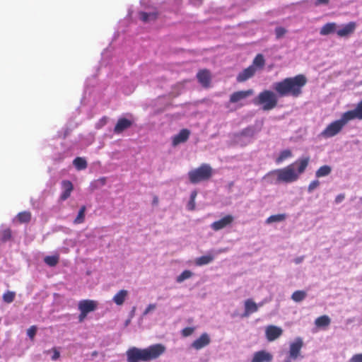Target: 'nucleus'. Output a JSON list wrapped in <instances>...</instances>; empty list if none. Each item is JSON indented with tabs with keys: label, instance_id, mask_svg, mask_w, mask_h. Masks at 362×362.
<instances>
[{
	"label": "nucleus",
	"instance_id": "obj_53",
	"mask_svg": "<svg viewBox=\"0 0 362 362\" xmlns=\"http://www.w3.org/2000/svg\"><path fill=\"white\" fill-rule=\"evenodd\" d=\"M158 199L157 197H155L153 200V204L156 205V204H158Z\"/></svg>",
	"mask_w": 362,
	"mask_h": 362
},
{
	"label": "nucleus",
	"instance_id": "obj_25",
	"mask_svg": "<svg viewBox=\"0 0 362 362\" xmlns=\"http://www.w3.org/2000/svg\"><path fill=\"white\" fill-rule=\"evenodd\" d=\"M214 255L208 254L206 255H204L197 258L195 259V264L197 266H203L209 264L214 260Z\"/></svg>",
	"mask_w": 362,
	"mask_h": 362
},
{
	"label": "nucleus",
	"instance_id": "obj_37",
	"mask_svg": "<svg viewBox=\"0 0 362 362\" xmlns=\"http://www.w3.org/2000/svg\"><path fill=\"white\" fill-rule=\"evenodd\" d=\"M192 276V272L189 270H185L183 271L177 277V282L181 283L183 281L189 279Z\"/></svg>",
	"mask_w": 362,
	"mask_h": 362
},
{
	"label": "nucleus",
	"instance_id": "obj_24",
	"mask_svg": "<svg viewBox=\"0 0 362 362\" xmlns=\"http://www.w3.org/2000/svg\"><path fill=\"white\" fill-rule=\"evenodd\" d=\"M158 13L156 11L153 12H140L139 13V18L140 19L144 22V23H148L153 21H155L158 18Z\"/></svg>",
	"mask_w": 362,
	"mask_h": 362
},
{
	"label": "nucleus",
	"instance_id": "obj_35",
	"mask_svg": "<svg viewBox=\"0 0 362 362\" xmlns=\"http://www.w3.org/2000/svg\"><path fill=\"white\" fill-rule=\"evenodd\" d=\"M265 60L264 56L262 54H258L255 57L252 64L255 67L257 66L259 68H262L264 66Z\"/></svg>",
	"mask_w": 362,
	"mask_h": 362
},
{
	"label": "nucleus",
	"instance_id": "obj_3",
	"mask_svg": "<svg viewBox=\"0 0 362 362\" xmlns=\"http://www.w3.org/2000/svg\"><path fill=\"white\" fill-rule=\"evenodd\" d=\"M309 162V157L300 158L293 163L272 173H274L277 175V180L279 182L291 183L296 181L299 178L300 175L305 172Z\"/></svg>",
	"mask_w": 362,
	"mask_h": 362
},
{
	"label": "nucleus",
	"instance_id": "obj_33",
	"mask_svg": "<svg viewBox=\"0 0 362 362\" xmlns=\"http://www.w3.org/2000/svg\"><path fill=\"white\" fill-rule=\"evenodd\" d=\"M286 216L284 214L272 215L267 218L266 223L269 224V223H272L274 222L283 221L286 219Z\"/></svg>",
	"mask_w": 362,
	"mask_h": 362
},
{
	"label": "nucleus",
	"instance_id": "obj_46",
	"mask_svg": "<svg viewBox=\"0 0 362 362\" xmlns=\"http://www.w3.org/2000/svg\"><path fill=\"white\" fill-rule=\"evenodd\" d=\"M156 304H149L147 308L145 309V310L144 311V315H146L148 313H149L151 311L153 310L154 309H156Z\"/></svg>",
	"mask_w": 362,
	"mask_h": 362
},
{
	"label": "nucleus",
	"instance_id": "obj_17",
	"mask_svg": "<svg viewBox=\"0 0 362 362\" xmlns=\"http://www.w3.org/2000/svg\"><path fill=\"white\" fill-rule=\"evenodd\" d=\"M197 77L198 81L202 84V86L204 88H208L211 83V74L209 71L206 69H203L199 71Z\"/></svg>",
	"mask_w": 362,
	"mask_h": 362
},
{
	"label": "nucleus",
	"instance_id": "obj_4",
	"mask_svg": "<svg viewBox=\"0 0 362 362\" xmlns=\"http://www.w3.org/2000/svg\"><path fill=\"white\" fill-rule=\"evenodd\" d=\"M187 175L192 184H197L209 180L214 175V170L209 164L202 163L198 168L189 170Z\"/></svg>",
	"mask_w": 362,
	"mask_h": 362
},
{
	"label": "nucleus",
	"instance_id": "obj_19",
	"mask_svg": "<svg viewBox=\"0 0 362 362\" xmlns=\"http://www.w3.org/2000/svg\"><path fill=\"white\" fill-rule=\"evenodd\" d=\"M62 187L63 189V192L60 196V199L62 201H65L70 197L71 193L74 189V186L71 181L63 180L62 182Z\"/></svg>",
	"mask_w": 362,
	"mask_h": 362
},
{
	"label": "nucleus",
	"instance_id": "obj_27",
	"mask_svg": "<svg viewBox=\"0 0 362 362\" xmlns=\"http://www.w3.org/2000/svg\"><path fill=\"white\" fill-rule=\"evenodd\" d=\"M73 164L78 170H84L88 165L86 159L81 157H76L73 160Z\"/></svg>",
	"mask_w": 362,
	"mask_h": 362
},
{
	"label": "nucleus",
	"instance_id": "obj_56",
	"mask_svg": "<svg viewBox=\"0 0 362 362\" xmlns=\"http://www.w3.org/2000/svg\"><path fill=\"white\" fill-rule=\"evenodd\" d=\"M302 261V258H297L295 262L296 264H299L300 262H301Z\"/></svg>",
	"mask_w": 362,
	"mask_h": 362
},
{
	"label": "nucleus",
	"instance_id": "obj_57",
	"mask_svg": "<svg viewBox=\"0 0 362 362\" xmlns=\"http://www.w3.org/2000/svg\"><path fill=\"white\" fill-rule=\"evenodd\" d=\"M97 355H98V352H97L96 351H93V352L92 353V356H97Z\"/></svg>",
	"mask_w": 362,
	"mask_h": 362
},
{
	"label": "nucleus",
	"instance_id": "obj_14",
	"mask_svg": "<svg viewBox=\"0 0 362 362\" xmlns=\"http://www.w3.org/2000/svg\"><path fill=\"white\" fill-rule=\"evenodd\" d=\"M132 124L133 122L127 118H119L115 126L114 132L117 134H119L122 133L124 130L131 127Z\"/></svg>",
	"mask_w": 362,
	"mask_h": 362
},
{
	"label": "nucleus",
	"instance_id": "obj_49",
	"mask_svg": "<svg viewBox=\"0 0 362 362\" xmlns=\"http://www.w3.org/2000/svg\"><path fill=\"white\" fill-rule=\"evenodd\" d=\"M345 198L344 194H338L335 198V202L337 204L341 203Z\"/></svg>",
	"mask_w": 362,
	"mask_h": 362
},
{
	"label": "nucleus",
	"instance_id": "obj_5",
	"mask_svg": "<svg viewBox=\"0 0 362 362\" xmlns=\"http://www.w3.org/2000/svg\"><path fill=\"white\" fill-rule=\"evenodd\" d=\"M255 105H261L262 110L268 111L276 107L278 103L277 95L272 90H264L259 93L254 100Z\"/></svg>",
	"mask_w": 362,
	"mask_h": 362
},
{
	"label": "nucleus",
	"instance_id": "obj_42",
	"mask_svg": "<svg viewBox=\"0 0 362 362\" xmlns=\"http://www.w3.org/2000/svg\"><path fill=\"white\" fill-rule=\"evenodd\" d=\"M37 332V327L33 325L28 328L27 330V334L30 338V339H33Z\"/></svg>",
	"mask_w": 362,
	"mask_h": 362
},
{
	"label": "nucleus",
	"instance_id": "obj_7",
	"mask_svg": "<svg viewBox=\"0 0 362 362\" xmlns=\"http://www.w3.org/2000/svg\"><path fill=\"white\" fill-rule=\"evenodd\" d=\"M304 343L300 337H296L289 345L288 357L293 358V361L297 360L298 358H303L301 356V349Z\"/></svg>",
	"mask_w": 362,
	"mask_h": 362
},
{
	"label": "nucleus",
	"instance_id": "obj_28",
	"mask_svg": "<svg viewBox=\"0 0 362 362\" xmlns=\"http://www.w3.org/2000/svg\"><path fill=\"white\" fill-rule=\"evenodd\" d=\"M59 261V255H55L52 256H46L44 258L45 263L49 267H55Z\"/></svg>",
	"mask_w": 362,
	"mask_h": 362
},
{
	"label": "nucleus",
	"instance_id": "obj_47",
	"mask_svg": "<svg viewBox=\"0 0 362 362\" xmlns=\"http://www.w3.org/2000/svg\"><path fill=\"white\" fill-rule=\"evenodd\" d=\"M52 351H53V355L52 356V361L57 360L60 356L59 351L56 348H52Z\"/></svg>",
	"mask_w": 362,
	"mask_h": 362
},
{
	"label": "nucleus",
	"instance_id": "obj_11",
	"mask_svg": "<svg viewBox=\"0 0 362 362\" xmlns=\"http://www.w3.org/2000/svg\"><path fill=\"white\" fill-rule=\"evenodd\" d=\"M252 94L253 90L252 89L236 91L230 95L229 101L230 103H236L247 98Z\"/></svg>",
	"mask_w": 362,
	"mask_h": 362
},
{
	"label": "nucleus",
	"instance_id": "obj_15",
	"mask_svg": "<svg viewBox=\"0 0 362 362\" xmlns=\"http://www.w3.org/2000/svg\"><path fill=\"white\" fill-rule=\"evenodd\" d=\"M273 356L266 351H259L254 354L251 362H272Z\"/></svg>",
	"mask_w": 362,
	"mask_h": 362
},
{
	"label": "nucleus",
	"instance_id": "obj_41",
	"mask_svg": "<svg viewBox=\"0 0 362 362\" xmlns=\"http://www.w3.org/2000/svg\"><path fill=\"white\" fill-rule=\"evenodd\" d=\"M320 184V182L318 180L312 181L308 187V192L310 193L312 192L314 189L319 187Z\"/></svg>",
	"mask_w": 362,
	"mask_h": 362
},
{
	"label": "nucleus",
	"instance_id": "obj_16",
	"mask_svg": "<svg viewBox=\"0 0 362 362\" xmlns=\"http://www.w3.org/2000/svg\"><path fill=\"white\" fill-rule=\"evenodd\" d=\"M78 307L79 310L89 313L97 308V303L93 300H82L79 301Z\"/></svg>",
	"mask_w": 362,
	"mask_h": 362
},
{
	"label": "nucleus",
	"instance_id": "obj_39",
	"mask_svg": "<svg viewBox=\"0 0 362 362\" xmlns=\"http://www.w3.org/2000/svg\"><path fill=\"white\" fill-rule=\"evenodd\" d=\"M15 293L12 291H7L3 295V300L7 303H11L14 300Z\"/></svg>",
	"mask_w": 362,
	"mask_h": 362
},
{
	"label": "nucleus",
	"instance_id": "obj_30",
	"mask_svg": "<svg viewBox=\"0 0 362 362\" xmlns=\"http://www.w3.org/2000/svg\"><path fill=\"white\" fill-rule=\"evenodd\" d=\"M332 168L330 166L325 165L321 166L315 173L317 177H325L330 174Z\"/></svg>",
	"mask_w": 362,
	"mask_h": 362
},
{
	"label": "nucleus",
	"instance_id": "obj_31",
	"mask_svg": "<svg viewBox=\"0 0 362 362\" xmlns=\"http://www.w3.org/2000/svg\"><path fill=\"white\" fill-rule=\"evenodd\" d=\"M292 156V152L289 149H286L280 152L279 156L276 158V163L279 164L286 159Z\"/></svg>",
	"mask_w": 362,
	"mask_h": 362
},
{
	"label": "nucleus",
	"instance_id": "obj_22",
	"mask_svg": "<svg viewBox=\"0 0 362 362\" xmlns=\"http://www.w3.org/2000/svg\"><path fill=\"white\" fill-rule=\"evenodd\" d=\"M128 296L127 290H120L112 298L113 302L117 305H122Z\"/></svg>",
	"mask_w": 362,
	"mask_h": 362
},
{
	"label": "nucleus",
	"instance_id": "obj_29",
	"mask_svg": "<svg viewBox=\"0 0 362 362\" xmlns=\"http://www.w3.org/2000/svg\"><path fill=\"white\" fill-rule=\"evenodd\" d=\"M330 324V318L327 315H322L315 320V325L319 327H327Z\"/></svg>",
	"mask_w": 362,
	"mask_h": 362
},
{
	"label": "nucleus",
	"instance_id": "obj_50",
	"mask_svg": "<svg viewBox=\"0 0 362 362\" xmlns=\"http://www.w3.org/2000/svg\"><path fill=\"white\" fill-rule=\"evenodd\" d=\"M80 315L78 316V320L80 322H83V320L86 318V317L87 316L88 313L83 311V310H80Z\"/></svg>",
	"mask_w": 362,
	"mask_h": 362
},
{
	"label": "nucleus",
	"instance_id": "obj_20",
	"mask_svg": "<svg viewBox=\"0 0 362 362\" xmlns=\"http://www.w3.org/2000/svg\"><path fill=\"white\" fill-rule=\"evenodd\" d=\"M356 27V24L355 22H349L346 25H345L342 28L337 30V34L339 37H346L351 34H352Z\"/></svg>",
	"mask_w": 362,
	"mask_h": 362
},
{
	"label": "nucleus",
	"instance_id": "obj_8",
	"mask_svg": "<svg viewBox=\"0 0 362 362\" xmlns=\"http://www.w3.org/2000/svg\"><path fill=\"white\" fill-rule=\"evenodd\" d=\"M234 217L232 215H226L218 221H214L211 224V228L214 231L220 230L233 222Z\"/></svg>",
	"mask_w": 362,
	"mask_h": 362
},
{
	"label": "nucleus",
	"instance_id": "obj_34",
	"mask_svg": "<svg viewBox=\"0 0 362 362\" xmlns=\"http://www.w3.org/2000/svg\"><path fill=\"white\" fill-rule=\"evenodd\" d=\"M86 209V208L85 206H82L81 207L76 218L74 221V223L75 224H80L84 222Z\"/></svg>",
	"mask_w": 362,
	"mask_h": 362
},
{
	"label": "nucleus",
	"instance_id": "obj_2",
	"mask_svg": "<svg viewBox=\"0 0 362 362\" xmlns=\"http://www.w3.org/2000/svg\"><path fill=\"white\" fill-rule=\"evenodd\" d=\"M165 351L162 344H156L145 349L129 348L127 352V362L150 361L158 358Z\"/></svg>",
	"mask_w": 362,
	"mask_h": 362
},
{
	"label": "nucleus",
	"instance_id": "obj_55",
	"mask_svg": "<svg viewBox=\"0 0 362 362\" xmlns=\"http://www.w3.org/2000/svg\"><path fill=\"white\" fill-rule=\"evenodd\" d=\"M292 360L293 358H290V357H287L284 362H292Z\"/></svg>",
	"mask_w": 362,
	"mask_h": 362
},
{
	"label": "nucleus",
	"instance_id": "obj_52",
	"mask_svg": "<svg viewBox=\"0 0 362 362\" xmlns=\"http://www.w3.org/2000/svg\"><path fill=\"white\" fill-rule=\"evenodd\" d=\"M197 191H195V190L192 191L191 194H190V199H189L195 200V199L197 197Z\"/></svg>",
	"mask_w": 362,
	"mask_h": 362
},
{
	"label": "nucleus",
	"instance_id": "obj_44",
	"mask_svg": "<svg viewBox=\"0 0 362 362\" xmlns=\"http://www.w3.org/2000/svg\"><path fill=\"white\" fill-rule=\"evenodd\" d=\"M107 117L105 116V117H102L98 121V122L96 124L95 127L97 129H100L102 127H103L104 125H105L107 124Z\"/></svg>",
	"mask_w": 362,
	"mask_h": 362
},
{
	"label": "nucleus",
	"instance_id": "obj_23",
	"mask_svg": "<svg viewBox=\"0 0 362 362\" xmlns=\"http://www.w3.org/2000/svg\"><path fill=\"white\" fill-rule=\"evenodd\" d=\"M337 24L335 23H327L325 24L320 29V34L321 35H327L336 31Z\"/></svg>",
	"mask_w": 362,
	"mask_h": 362
},
{
	"label": "nucleus",
	"instance_id": "obj_13",
	"mask_svg": "<svg viewBox=\"0 0 362 362\" xmlns=\"http://www.w3.org/2000/svg\"><path fill=\"white\" fill-rule=\"evenodd\" d=\"M255 72L256 68L253 65H250L238 74L236 80L239 83L244 82L252 78L255 74Z\"/></svg>",
	"mask_w": 362,
	"mask_h": 362
},
{
	"label": "nucleus",
	"instance_id": "obj_9",
	"mask_svg": "<svg viewBox=\"0 0 362 362\" xmlns=\"http://www.w3.org/2000/svg\"><path fill=\"white\" fill-rule=\"evenodd\" d=\"M283 329L275 325H269L266 328L265 334L269 341H273L281 336Z\"/></svg>",
	"mask_w": 362,
	"mask_h": 362
},
{
	"label": "nucleus",
	"instance_id": "obj_51",
	"mask_svg": "<svg viewBox=\"0 0 362 362\" xmlns=\"http://www.w3.org/2000/svg\"><path fill=\"white\" fill-rule=\"evenodd\" d=\"M329 3V0H315V5L319 6L321 4H327Z\"/></svg>",
	"mask_w": 362,
	"mask_h": 362
},
{
	"label": "nucleus",
	"instance_id": "obj_12",
	"mask_svg": "<svg viewBox=\"0 0 362 362\" xmlns=\"http://www.w3.org/2000/svg\"><path fill=\"white\" fill-rule=\"evenodd\" d=\"M190 131L187 129H182L180 132L172 138V145L176 146L181 143L187 141L189 137Z\"/></svg>",
	"mask_w": 362,
	"mask_h": 362
},
{
	"label": "nucleus",
	"instance_id": "obj_38",
	"mask_svg": "<svg viewBox=\"0 0 362 362\" xmlns=\"http://www.w3.org/2000/svg\"><path fill=\"white\" fill-rule=\"evenodd\" d=\"M255 134V129L253 127H247L243 129L240 132V135L246 137H253Z\"/></svg>",
	"mask_w": 362,
	"mask_h": 362
},
{
	"label": "nucleus",
	"instance_id": "obj_21",
	"mask_svg": "<svg viewBox=\"0 0 362 362\" xmlns=\"http://www.w3.org/2000/svg\"><path fill=\"white\" fill-rule=\"evenodd\" d=\"M257 305L252 299H247L245 301V312L243 314L242 317H248L250 315L257 312Z\"/></svg>",
	"mask_w": 362,
	"mask_h": 362
},
{
	"label": "nucleus",
	"instance_id": "obj_1",
	"mask_svg": "<svg viewBox=\"0 0 362 362\" xmlns=\"http://www.w3.org/2000/svg\"><path fill=\"white\" fill-rule=\"evenodd\" d=\"M307 81L303 74H298L274 83L273 88L279 97L298 98L303 93V88L306 85Z\"/></svg>",
	"mask_w": 362,
	"mask_h": 362
},
{
	"label": "nucleus",
	"instance_id": "obj_26",
	"mask_svg": "<svg viewBox=\"0 0 362 362\" xmlns=\"http://www.w3.org/2000/svg\"><path fill=\"white\" fill-rule=\"evenodd\" d=\"M31 213L30 211H24L18 214L16 218L21 223H29L31 220Z\"/></svg>",
	"mask_w": 362,
	"mask_h": 362
},
{
	"label": "nucleus",
	"instance_id": "obj_48",
	"mask_svg": "<svg viewBox=\"0 0 362 362\" xmlns=\"http://www.w3.org/2000/svg\"><path fill=\"white\" fill-rule=\"evenodd\" d=\"M195 200L189 199L188 204H187V209L189 211H193L195 209Z\"/></svg>",
	"mask_w": 362,
	"mask_h": 362
},
{
	"label": "nucleus",
	"instance_id": "obj_54",
	"mask_svg": "<svg viewBox=\"0 0 362 362\" xmlns=\"http://www.w3.org/2000/svg\"><path fill=\"white\" fill-rule=\"evenodd\" d=\"M99 181L101 182L102 185H105L106 182V179L105 177H101Z\"/></svg>",
	"mask_w": 362,
	"mask_h": 362
},
{
	"label": "nucleus",
	"instance_id": "obj_36",
	"mask_svg": "<svg viewBox=\"0 0 362 362\" xmlns=\"http://www.w3.org/2000/svg\"><path fill=\"white\" fill-rule=\"evenodd\" d=\"M11 238V230L9 228L4 229L0 232V239L5 243Z\"/></svg>",
	"mask_w": 362,
	"mask_h": 362
},
{
	"label": "nucleus",
	"instance_id": "obj_10",
	"mask_svg": "<svg viewBox=\"0 0 362 362\" xmlns=\"http://www.w3.org/2000/svg\"><path fill=\"white\" fill-rule=\"evenodd\" d=\"M211 342V339L207 333H203L201 336L194 340L191 346L196 350H200L204 347L208 346Z\"/></svg>",
	"mask_w": 362,
	"mask_h": 362
},
{
	"label": "nucleus",
	"instance_id": "obj_43",
	"mask_svg": "<svg viewBox=\"0 0 362 362\" xmlns=\"http://www.w3.org/2000/svg\"><path fill=\"white\" fill-rule=\"evenodd\" d=\"M194 332V327H187L184 328L182 330V335L185 337H189V336L192 335Z\"/></svg>",
	"mask_w": 362,
	"mask_h": 362
},
{
	"label": "nucleus",
	"instance_id": "obj_32",
	"mask_svg": "<svg viewBox=\"0 0 362 362\" xmlns=\"http://www.w3.org/2000/svg\"><path fill=\"white\" fill-rule=\"evenodd\" d=\"M307 296V293L304 291H296L291 296V299L295 302H300L303 300Z\"/></svg>",
	"mask_w": 362,
	"mask_h": 362
},
{
	"label": "nucleus",
	"instance_id": "obj_45",
	"mask_svg": "<svg viewBox=\"0 0 362 362\" xmlns=\"http://www.w3.org/2000/svg\"><path fill=\"white\" fill-rule=\"evenodd\" d=\"M350 362H362V354H358L354 355L351 359Z\"/></svg>",
	"mask_w": 362,
	"mask_h": 362
},
{
	"label": "nucleus",
	"instance_id": "obj_40",
	"mask_svg": "<svg viewBox=\"0 0 362 362\" xmlns=\"http://www.w3.org/2000/svg\"><path fill=\"white\" fill-rule=\"evenodd\" d=\"M275 35L276 39H280L284 36V35L287 33V30L283 27H276L275 28Z\"/></svg>",
	"mask_w": 362,
	"mask_h": 362
},
{
	"label": "nucleus",
	"instance_id": "obj_18",
	"mask_svg": "<svg viewBox=\"0 0 362 362\" xmlns=\"http://www.w3.org/2000/svg\"><path fill=\"white\" fill-rule=\"evenodd\" d=\"M345 113L350 121L355 119L362 120V100L357 103L355 109L345 112Z\"/></svg>",
	"mask_w": 362,
	"mask_h": 362
},
{
	"label": "nucleus",
	"instance_id": "obj_6",
	"mask_svg": "<svg viewBox=\"0 0 362 362\" xmlns=\"http://www.w3.org/2000/svg\"><path fill=\"white\" fill-rule=\"evenodd\" d=\"M350 121L346 114L344 112L339 119L331 122L321 132V136L324 138H331L338 134L344 127Z\"/></svg>",
	"mask_w": 362,
	"mask_h": 362
}]
</instances>
